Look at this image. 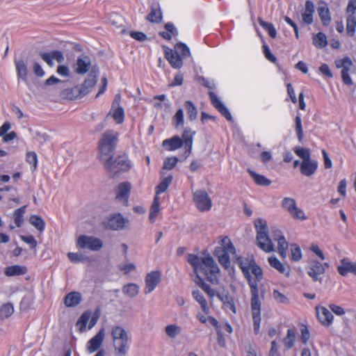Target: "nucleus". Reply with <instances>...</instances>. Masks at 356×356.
I'll use <instances>...</instances> for the list:
<instances>
[{
  "label": "nucleus",
  "instance_id": "obj_46",
  "mask_svg": "<svg viewBox=\"0 0 356 356\" xmlns=\"http://www.w3.org/2000/svg\"><path fill=\"white\" fill-rule=\"evenodd\" d=\"M29 222L40 232L44 230L45 222L41 217L36 215H33L30 217Z\"/></svg>",
  "mask_w": 356,
  "mask_h": 356
},
{
  "label": "nucleus",
  "instance_id": "obj_10",
  "mask_svg": "<svg viewBox=\"0 0 356 356\" xmlns=\"http://www.w3.org/2000/svg\"><path fill=\"white\" fill-rule=\"evenodd\" d=\"M96 79L94 76H90L84 81L81 85H77L70 89L73 94L74 99H80L89 93L90 89L96 84Z\"/></svg>",
  "mask_w": 356,
  "mask_h": 356
},
{
  "label": "nucleus",
  "instance_id": "obj_37",
  "mask_svg": "<svg viewBox=\"0 0 356 356\" xmlns=\"http://www.w3.org/2000/svg\"><path fill=\"white\" fill-rule=\"evenodd\" d=\"M193 297L200 305L203 312L205 314H209V307L208 306L206 299L204 298L202 293L199 290L193 291Z\"/></svg>",
  "mask_w": 356,
  "mask_h": 356
},
{
  "label": "nucleus",
  "instance_id": "obj_52",
  "mask_svg": "<svg viewBox=\"0 0 356 356\" xmlns=\"http://www.w3.org/2000/svg\"><path fill=\"white\" fill-rule=\"evenodd\" d=\"M184 111L181 108L177 111L172 118V124L175 128L184 126Z\"/></svg>",
  "mask_w": 356,
  "mask_h": 356
},
{
  "label": "nucleus",
  "instance_id": "obj_62",
  "mask_svg": "<svg viewBox=\"0 0 356 356\" xmlns=\"http://www.w3.org/2000/svg\"><path fill=\"white\" fill-rule=\"evenodd\" d=\"M346 12L347 16L355 15L356 12V0H350L348 1Z\"/></svg>",
  "mask_w": 356,
  "mask_h": 356
},
{
  "label": "nucleus",
  "instance_id": "obj_11",
  "mask_svg": "<svg viewBox=\"0 0 356 356\" xmlns=\"http://www.w3.org/2000/svg\"><path fill=\"white\" fill-rule=\"evenodd\" d=\"M282 206L294 219L301 220L307 219V216L304 211L297 207L296 202L294 199L291 197H284L282 202Z\"/></svg>",
  "mask_w": 356,
  "mask_h": 356
},
{
  "label": "nucleus",
  "instance_id": "obj_27",
  "mask_svg": "<svg viewBox=\"0 0 356 356\" xmlns=\"http://www.w3.org/2000/svg\"><path fill=\"white\" fill-rule=\"evenodd\" d=\"M184 145V141L178 136H174L173 137L165 139L162 143L163 147L169 152L175 151Z\"/></svg>",
  "mask_w": 356,
  "mask_h": 356
},
{
  "label": "nucleus",
  "instance_id": "obj_4",
  "mask_svg": "<svg viewBox=\"0 0 356 356\" xmlns=\"http://www.w3.org/2000/svg\"><path fill=\"white\" fill-rule=\"evenodd\" d=\"M111 334L115 355L116 356H126L129 349V338L127 332L120 325L111 327Z\"/></svg>",
  "mask_w": 356,
  "mask_h": 356
},
{
  "label": "nucleus",
  "instance_id": "obj_56",
  "mask_svg": "<svg viewBox=\"0 0 356 356\" xmlns=\"http://www.w3.org/2000/svg\"><path fill=\"white\" fill-rule=\"evenodd\" d=\"M273 297L274 300L280 304H288L289 302V298L277 289H274L273 291Z\"/></svg>",
  "mask_w": 356,
  "mask_h": 356
},
{
  "label": "nucleus",
  "instance_id": "obj_28",
  "mask_svg": "<svg viewBox=\"0 0 356 356\" xmlns=\"http://www.w3.org/2000/svg\"><path fill=\"white\" fill-rule=\"evenodd\" d=\"M91 63L88 56L79 57L75 65L74 72L79 74L87 73L90 67Z\"/></svg>",
  "mask_w": 356,
  "mask_h": 356
},
{
  "label": "nucleus",
  "instance_id": "obj_31",
  "mask_svg": "<svg viewBox=\"0 0 356 356\" xmlns=\"http://www.w3.org/2000/svg\"><path fill=\"white\" fill-rule=\"evenodd\" d=\"M165 31H160L159 35L164 40L170 41L172 37L178 35L179 32L174 24L172 22H168L164 26Z\"/></svg>",
  "mask_w": 356,
  "mask_h": 356
},
{
  "label": "nucleus",
  "instance_id": "obj_14",
  "mask_svg": "<svg viewBox=\"0 0 356 356\" xmlns=\"http://www.w3.org/2000/svg\"><path fill=\"white\" fill-rule=\"evenodd\" d=\"M127 222L128 220L120 213H113L110 216L107 221L104 222V226L106 229L119 230L123 229Z\"/></svg>",
  "mask_w": 356,
  "mask_h": 356
},
{
  "label": "nucleus",
  "instance_id": "obj_51",
  "mask_svg": "<svg viewBox=\"0 0 356 356\" xmlns=\"http://www.w3.org/2000/svg\"><path fill=\"white\" fill-rule=\"evenodd\" d=\"M14 312V307L12 303L8 302L3 304L0 307V316L1 318H8Z\"/></svg>",
  "mask_w": 356,
  "mask_h": 356
},
{
  "label": "nucleus",
  "instance_id": "obj_61",
  "mask_svg": "<svg viewBox=\"0 0 356 356\" xmlns=\"http://www.w3.org/2000/svg\"><path fill=\"white\" fill-rule=\"evenodd\" d=\"M349 71L350 67H344V69L341 70V78L343 83L347 86L353 85L352 79L349 75Z\"/></svg>",
  "mask_w": 356,
  "mask_h": 356
},
{
  "label": "nucleus",
  "instance_id": "obj_7",
  "mask_svg": "<svg viewBox=\"0 0 356 356\" xmlns=\"http://www.w3.org/2000/svg\"><path fill=\"white\" fill-rule=\"evenodd\" d=\"M76 246L81 249L97 251L103 247V243L102 240L95 236L80 235L76 240Z\"/></svg>",
  "mask_w": 356,
  "mask_h": 356
},
{
  "label": "nucleus",
  "instance_id": "obj_5",
  "mask_svg": "<svg viewBox=\"0 0 356 356\" xmlns=\"http://www.w3.org/2000/svg\"><path fill=\"white\" fill-rule=\"evenodd\" d=\"M254 226L257 230V244L266 252L275 250L274 245L268 234L266 221L260 218L255 220Z\"/></svg>",
  "mask_w": 356,
  "mask_h": 356
},
{
  "label": "nucleus",
  "instance_id": "obj_64",
  "mask_svg": "<svg viewBox=\"0 0 356 356\" xmlns=\"http://www.w3.org/2000/svg\"><path fill=\"white\" fill-rule=\"evenodd\" d=\"M319 71L320 72L325 76L327 78H332L333 76V74L328 66V65L325 64V63H323L322 64L320 67H319Z\"/></svg>",
  "mask_w": 356,
  "mask_h": 356
},
{
  "label": "nucleus",
  "instance_id": "obj_3",
  "mask_svg": "<svg viewBox=\"0 0 356 356\" xmlns=\"http://www.w3.org/2000/svg\"><path fill=\"white\" fill-rule=\"evenodd\" d=\"M119 134L113 130H107L98 143V157L102 163L113 159V153L118 142Z\"/></svg>",
  "mask_w": 356,
  "mask_h": 356
},
{
  "label": "nucleus",
  "instance_id": "obj_20",
  "mask_svg": "<svg viewBox=\"0 0 356 356\" xmlns=\"http://www.w3.org/2000/svg\"><path fill=\"white\" fill-rule=\"evenodd\" d=\"M161 281V273L159 271H152L145 277V293H149L154 291Z\"/></svg>",
  "mask_w": 356,
  "mask_h": 356
},
{
  "label": "nucleus",
  "instance_id": "obj_19",
  "mask_svg": "<svg viewBox=\"0 0 356 356\" xmlns=\"http://www.w3.org/2000/svg\"><path fill=\"white\" fill-rule=\"evenodd\" d=\"M105 337L104 329L102 328L95 336L91 338L87 343V350L90 353H95L102 345Z\"/></svg>",
  "mask_w": 356,
  "mask_h": 356
},
{
  "label": "nucleus",
  "instance_id": "obj_21",
  "mask_svg": "<svg viewBox=\"0 0 356 356\" xmlns=\"http://www.w3.org/2000/svg\"><path fill=\"white\" fill-rule=\"evenodd\" d=\"M146 20L152 24H160L163 21V13L159 3H154L150 6V12L146 16Z\"/></svg>",
  "mask_w": 356,
  "mask_h": 356
},
{
  "label": "nucleus",
  "instance_id": "obj_35",
  "mask_svg": "<svg viewBox=\"0 0 356 356\" xmlns=\"http://www.w3.org/2000/svg\"><path fill=\"white\" fill-rule=\"evenodd\" d=\"M248 173L255 182V184L258 186H268L271 184V181L266 178L265 176L257 174L256 172L248 170Z\"/></svg>",
  "mask_w": 356,
  "mask_h": 356
},
{
  "label": "nucleus",
  "instance_id": "obj_26",
  "mask_svg": "<svg viewBox=\"0 0 356 356\" xmlns=\"http://www.w3.org/2000/svg\"><path fill=\"white\" fill-rule=\"evenodd\" d=\"M131 186L128 181L120 183L116 188V199L124 201L127 205L128 203Z\"/></svg>",
  "mask_w": 356,
  "mask_h": 356
},
{
  "label": "nucleus",
  "instance_id": "obj_48",
  "mask_svg": "<svg viewBox=\"0 0 356 356\" xmlns=\"http://www.w3.org/2000/svg\"><path fill=\"white\" fill-rule=\"evenodd\" d=\"M123 293L130 298L135 297L139 291V286L136 284L131 283L124 286Z\"/></svg>",
  "mask_w": 356,
  "mask_h": 356
},
{
  "label": "nucleus",
  "instance_id": "obj_24",
  "mask_svg": "<svg viewBox=\"0 0 356 356\" xmlns=\"http://www.w3.org/2000/svg\"><path fill=\"white\" fill-rule=\"evenodd\" d=\"M318 15L324 26H328L331 23V14L327 3L322 1L317 8Z\"/></svg>",
  "mask_w": 356,
  "mask_h": 356
},
{
  "label": "nucleus",
  "instance_id": "obj_36",
  "mask_svg": "<svg viewBox=\"0 0 356 356\" xmlns=\"http://www.w3.org/2000/svg\"><path fill=\"white\" fill-rule=\"evenodd\" d=\"M313 44L318 49H323L327 45L326 35L323 32H318L313 35Z\"/></svg>",
  "mask_w": 356,
  "mask_h": 356
},
{
  "label": "nucleus",
  "instance_id": "obj_18",
  "mask_svg": "<svg viewBox=\"0 0 356 356\" xmlns=\"http://www.w3.org/2000/svg\"><path fill=\"white\" fill-rule=\"evenodd\" d=\"M209 95L211 104L213 106V107L216 108L218 111L222 115H223L227 120L231 121L232 120V116L230 112L223 104V103L220 101V99L218 97V96L215 94V92L210 91L209 92Z\"/></svg>",
  "mask_w": 356,
  "mask_h": 356
},
{
  "label": "nucleus",
  "instance_id": "obj_8",
  "mask_svg": "<svg viewBox=\"0 0 356 356\" xmlns=\"http://www.w3.org/2000/svg\"><path fill=\"white\" fill-rule=\"evenodd\" d=\"M193 200L197 209L202 212L209 211L212 207L211 200L204 190H197L194 192Z\"/></svg>",
  "mask_w": 356,
  "mask_h": 356
},
{
  "label": "nucleus",
  "instance_id": "obj_54",
  "mask_svg": "<svg viewBox=\"0 0 356 356\" xmlns=\"http://www.w3.org/2000/svg\"><path fill=\"white\" fill-rule=\"evenodd\" d=\"M223 302V305L225 308L229 309L232 313L236 314V308L234 302V300L229 296H225L221 298Z\"/></svg>",
  "mask_w": 356,
  "mask_h": 356
},
{
  "label": "nucleus",
  "instance_id": "obj_33",
  "mask_svg": "<svg viewBox=\"0 0 356 356\" xmlns=\"http://www.w3.org/2000/svg\"><path fill=\"white\" fill-rule=\"evenodd\" d=\"M26 273L27 268L25 266L20 265L10 266L4 270V273L7 277L23 275Z\"/></svg>",
  "mask_w": 356,
  "mask_h": 356
},
{
  "label": "nucleus",
  "instance_id": "obj_41",
  "mask_svg": "<svg viewBox=\"0 0 356 356\" xmlns=\"http://www.w3.org/2000/svg\"><path fill=\"white\" fill-rule=\"evenodd\" d=\"M184 107L189 120L191 121L195 120L197 116V109L195 104L191 101L188 100L185 102Z\"/></svg>",
  "mask_w": 356,
  "mask_h": 356
},
{
  "label": "nucleus",
  "instance_id": "obj_6",
  "mask_svg": "<svg viewBox=\"0 0 356 356\" xmlns=\"http://www.w3.org/2000/svg\"><path fill=\"white\" fill-rule=\"evenodd\" d=\"M103 164L107 170L113 172V177L119 173L129 171L131 168V161L125 153L119 154L114 160L108 159Z\"/></svg>",
  "mask_w": 356,
  "mask_h": 356
},
{
  "label": "nucleus",
  "instance_id": "obj_23",
  "mask_svg": "<svg viewBox=\"0 0 356 356\" xmlns=\"http://www.w3.org/2000/svg\"><path fill=\"white\" fill-rule=\"evenodd\" d=\"M341 265L337 266L338 273L342 276H346L348 273L356 275V262H352L346 258L340 261Z\"/></svg>",
  "mask_w": 356,
  "mask_h": 356
},
{
  "label": "nucleus",
  "instance_id": "obj_55",
  "mask_svg": "<svg viewBox=\"0 0 356 356\" xmlns=\"http://www.w3.org/2000/svg\"><path fill=\"white\" fill-rule=\"evenodd\" d=\"M291 260L299 261L302 259V251L300 246L297 244L291 245Z\"/></svg>",
  "mask_w": 356,
  "mask_h": 356
},
{
  "label": "nucleus",
  "instance_id": "obj_9",
  "mask_svg": "<svg viewBox=\"0 0 356 356\" xmlns=\"http://www.w3.org/2000/svg\"><path fill=\"white\" fill-rule=\"evenodd\" d=\"M121 95L116 94L112 102L111 108L108 113V116L111 115L115 122L121 124L124 121L125 114L123 107L120 105Z\"/></svg>",
  "mask_w": 356,
  "mask_h": 356
},
{
  "label": "nucleus",
  "instance_id": "obj_12",
  "mask_svg": "<svg viewBox=\"0 0 356 356\" xmlns=\"http://www.w3.org/2000/svg\"><path fill=\"white\" fill-rule=\"evenodd\" d=\"M98 318L99 314L97 312L91 316L90 311H85L79 318L76 322V327H79L80 332H84L86 330L87 323L89 321L88 329H92L97 323Z\"/></svg>",
  "mask_w": 356,
  "mask_h": 356
},
{
  "label": "nucleus",
  "instance_id": "obj_44",
  "mask_svg": "<svg viewBox=\"0 0 356 356\" xmlns=\"http://www.w3.org/2000/svg\"><path fill=\"white\" fill-rule=\"evenodd\" d=\"M26 212V206L21 207L20 208L17 209L13 213V218L15 226L17 227H20L24 221V214Z\"/></svg>",
  "mask_w": 356,
  "mask_h": 356
},
{
  "label": "nucleus",
  "instance_id": "obj_22",
  "mask_svg": "<svg viewBox=\"0 0 356 356\" xmlns=\"http://www.w3.org/2000/svg\"><path fill=\"white\" fill-rule=\"evenodd\" d=\"M315 7L314 3L310 0H307L305 8L302 11V21L305 25H311L314 22V14Z\"/></svg>",
  "mask_w": 356,
  "mask_h": 356
},
{
  "label": "nucleus",
  "instance_id": "obj_58",
  "mask_svg": "<svg viewBox=\"0 0 356 356\" xmlns=\"http://www.w3.org/2000/svg\"><path fill=\"white\" fill-rule=\"evenodd\" d=\"M335 65L337 68H341L342 70L344 69V67L349 68L353 65V61L348 56H346L341 59L337 60L335 61Z\"/></svg>",
  "mask_w": 356,
  "mask_h": 356
},
{
  "label": "nucleus",
  "instance_id": "obj_16",
  "mask_svg": "<svg viewBox=\"0 0 356 356\" xmlns=\"http://www.w3.org/2000/svg\"><path fill=\"white\" fill-rule=\"evenodd\" d=\"M164 55L172 67L175 69L182 67L184 65L183 58L177 51L168 47H164Z\"/></svg>",
  "mask_w": 356,
  "mask_h": 356
},
{
  "label": "nucleus",
  "instance_id": "obj_59",
  "mask_svg": "<svg viewBox=\"0 0 356 356\" xmlns=\"http://www.w3.org/2000/svg\"><path fill=\"white\" fill-rule=\"evenodd\" d=\"M178 158L176 156L167 157L163 162V169L172 170L178 163Z\"/></svg>",
  "mask_w": 356,
  "mask_h": 356
},
{
  "label": "nucleus",
  "instance_id": "obj_43",
  "mask_svg": "<svg viewBox=\"0 0 356 356\" xmlns=\"http://www.w3.org/2000/svg\"><path fill=\"white\" fill-rule=\"evenodd\" d=\"M181 330V327L176 324H170L165 327L166 335L171 339H174L179 335Z\"/></svg>",
  "mask_w": 356,
  "mask_h": 356
},
{
  "label": "nucleus",
  "instance_id": "obj_39",
  "mask_svg": "<svg viewBox=\"0 0 356 356\" xmlns=\"http://www.w3.org/2000/svg\"><path fill=\"white\" fill-rule=\"evenodd\" d=\"M16 71L19 79L23 81L27 80L28 70L26 65L23 60H19L15 62Z\"/></svg>",
  "mask_w": 356,
  "mask_h": 356
},
{
  "label": "nucleus",
  "instance_id": "obj_15",
  "mask_svg": "<svg viewBox=\"0 0 356 356\" xmlns=\"http://www.w3.org/2000/svg\"><path fill=\"white\" fill-rule=\"evenodd\" d=\"M316 313L318 321L325 327H330L334 321L332 312L323 306H316Z\"/></svg>",
  "mask_w": 356,
  "mask_h": 356
},
{
  "label": "nucleus",
  "instance_id": "obj_60",
  "mask_svg": "<svg viewBox=\"0 0 356 356\" xmlns=\"http://www.w3.org/2000/svg\"><path fill=\"white\" fill-rule=\"evenodd\" d=\"M263 53L269 61L275 63L277 61V58L271 53L269 47L266 44H264L262 46Z\"/></svg>",
  "mask_w": 356,
  "mask_h": 356
},
{
  "label": "nucleus",
  "instance_id": "obj_13",
  "mask_svg": "<svg viewBox=\"0 0 356 356\" xmlns=\"http://www.w3.org/2000/svg\"><path fill=\"white\" fill-rule=\"evenodd\" d=\"M326 268H329L327 263L321 264L318 261L313 260L309 263L307 272L313 281L316 282L321 280L320 276L325 273Z\"/></svg>",
  "mask_w": 356,
  "mask_h": 356
},
{
  "label": "nucleus",
  "instance_id": "obj_53",
  "mask_svg": "<svg viewBox=\"0 0 356 356\" xmlns=\"http://www.w3.org/2000/svg\"><path fill=\"white\" fill-rule=\"evenodd\" d=\"M300 339L303 344L306 345L310 338V332L307 325L301 323L300 325Z\"/></svg>",
  "mask_w": 356,
  "mask_h": 356
},
{
  "label": "nucleus",
  "instance_id": "obj_47",
  "mask_svg": "<svg viewBox=\"0 0 356 356\" xmlns=\"http://www.w3.org/2000/svg\"><path fill=\"white\" fill-rule=\"evenodd\" d=\"M175 51H177L182 58H185L191 56V51L188 47L183 42H178L175 45Z\"/></svg>",
  "mask_w": 356,
  "mask_h": 356
},
{
  "label": "nucleus",
  "instance_id": "obj_50",
  "mask_svg": "<svg viewBox=\"0 0 356 356\" xmlns=\"http://www.w3.org/2000/svg\"><path fill=\"white\" fill-rule=\"evenodd\" d=\"M26 161L29 163L31 170L35 171L38 167V156L35 152H27L26 154Z\"/></svg>",
  "mask_w": 356,
  "mask_h": 356
},
{
  "label": "nucleus",
  "instance_id": "obj_34",
  "mask_svg": "<svg viewBox=\"0 0 356 356\" xmlns=\"http://www.w3.org/2000/svg\"><path fill=\"white\" fill-rule=\"evenodd\" d=\"M160 198L159 197L154 196L152 204L149 209V219L153 223L155 222L156 217L160 213Z\"/></svg>",
  "mask_w": 356,
  "mask_h": 356
},
{
  "label": "nucleus",
  "instance_id": "obj_1",
  "mask_svg": "<svg viewBox=\"0 0 356 356\" xmlns=\"http://www.w3.org/2000/svg\"><path fill=\"white\" fill-rule=\"evenodd\" d=\"M214 254L218 262L225 269L231 266L230 255L234 256L236 264L241 268L250 289V306L253 321V330L255 334L260 332L261 321V301L259 298L258 283L263 280V270L257 265L253 257H241L236 255L234 245L228 236H220L218 246L215 248Z\"/></svg>",
  "mask_w": 356,
  "mask_h": 356
},
{
  "label": "nucleus",
  "instance_id": "obj_49",
  "mask_svg": "<svg viewBox=\"0 0 356 356\" xmlns=\"http://www.w3.org/2000/svg\"><path fill=\"white\" fill-rule=\"evenodd\" d=\"M293 151L298 156L302 159V161H307L311 159L310 149L308 148L296 147H294Z\"/></svg>",
  "mask_w": 356,
  "mask_h": 356
},
{
  "label": "nucleus",
  "instance_id": "obj_2",
  "mask_svg": "<svg viewBox=\"0 0 356 356\" xmlns=\"http://www.w3.org/2000/svg\"><path fill=\"white\" fill-rule=\"evenodd\" d=\"M187 261L192 266L197 275V283L208 296L213 298L215 296V291L204 282L201 275L204 276L211 283L218 284L220 270L217 264L209 255L200 257L196 254H189Z\"/></svg>",
  "mask_w": 356,
  "mask_h": 356
},
{
  "label": "nucleus",
  "instance_id": "obj_17",
  "mask_svg": "<svg viewBox=\"0 0 356 356\" xmlns=\"http://www.w3.org/2000/svg\"><path fill=\"white\" fill-rule=\"evenodd\" d=\"M273 239L277 241V249L280 256L282 259H285L287 254V250L289 243L286 241L285 237L283 236L282 232L279 229L273 231Z\"/></svg>",
  "mask_w": 356,
  "mask_h": 356
},
{
  "label": "nucleus",
  "instance_id": "obj_30",
  "mask_svg": "<svg viewBox=\"0 0 356 356\" xmlns=\"http://www.w3.org/2000/svg\"><path fill=\"white\" fill-rule=\"evenodd\" d=\"M82 300L81 294L77 291L68 293L64 298V304L67 307H74L81 303Z\"/></svg>",
  "mask_w": 356,
  "mask_h": 356
},
{
  "label": "nucleus",
  "instance_id": "obj_42",
  "mask_svg": "<svg viewBox=\"0 0 356 356\" xmlns=\"http://www.w3.org/2000/svg\"><path fill=\"white\" fill-rule=\"evenodd\" d=\"M259 25L268 32V35L272 38H275L277 36V31L272 23L264 21L261 17L258 18Z\"/></svg>",
  "mask_w": 356,
  "mask_h": 356
},
{
  "label": "nucleus",
  "instance_id": "obj_32",
  "mask_svg": "<svg viewBox=\"0 0 356 356\" xmlns=\"http://www.w3.org/2000/svg\"><path fill=\"white\" fill-rule=\"evenodd\" d=\"M183 141H184V156L185 158H187L190 156L192 151V145H193V134L188 129H184L183 133Z\"/></svg>",
  "mask_w": 356,
  "mask_h": 356
},
{
  "label": "nucleus",
  "instance_id": "obj_38",
  "mask_svg": "<svg viewBox=\"0 0 356 356\" xmlns=\"http://www.w3.org/2000/svg\"><path fill=\"white\" fill-rule=\"evenodd\" d=\"M172 181V175H170L165 177L159 184L155 188V195L159 197L161 193H163L167 191L170 184Z\"/></svg>",
  "mask_w": 356,
  "mask_h": 356
},
{
  "label": "nucleus",
  "instance_id": "obj_45",
  "mask_svg": "<svg viewBox=\"0 0 356 356\" xmlns=\"http://www.w3.org/2000/svg\"><path fill=\"white\" fill-rule=\"evenodd\" d=\"M356 29V17L355 15L347 16L346 17V33L350 37L355 35Z\"/></svg>",
  "mask_w": 356,
  "mask_h": 356
},
{
  "label": "nucleus",
  "instance_id": "obj_25",
  "mask_svg": "<svg viewBox=\"0 0 356 356\" xmlns=\"http://www.w3.org/2000/svg\"><path fill=\"white\" fill-rule=\"evenodd\" d=\"M318 168V162L316 160L309 159L307 161H302L300 163V173L306 177L313 175Z\"/></svg>",
  "mask_w": 356,
  "mask_h": 356
},
{
  "label": "nucleus",
  "instance_id": "obj_29",
  "mask_svg": "<svg viewBox=\"0 0 356 356\" xmlns=\"http://www.w3.org/2000/svg\"><path fill=\"white\" fill-rule=\"evenodd\" d=\"M268 261L271 267L276 269L280 273L284 274L286 277L290 275V268L282 264L277 257H269Z\"/></svg>",
  "mask_w": 356,
  "mask_h": 356
},
{
  "label": "nucleus",
  "instance_id": "obj_57",
  "mask_svg": "<svg viewBox=\"0 0 356 356\" xmlns=\"http://www.w3.org/2000/svg\"><path fill=\"white\" fill-rule=\"evenodd\" d=\"M295 124H296V132L297 134L298 138L299 141H302L303 139V130L302 127V120L300 115H296L295 118Z\"/></svg>",
  "mask_w": 356,
  "mask_h": 356
},
{
  "label": "nucleus",
  "instance_id": "obj_63",
  "mask_svg": "<svg viewBox=\"0 0 356 356\" xmlns=\"http://www.w3.org/2000/svg\"><path fill=\"white\" fill-rule=\"evenodd\" d=\"M67 257L73 263L81 262L84 259L82 254L75 252H69L67 254Z\"/></svg>",
  "mask_w": 356,
  "mask_h": 356
},
{
  "label": "nucleus",
  "instance_id": "obj_40",
  "mask_svg": "<svg viewBox=\"0 0 356 356\" xmlns=\"http://www.w3.org/2000/svg\"><path fill=\"white\" fill-rule=\"evenodd\" d=\"M296 333L292 329H288L286 337L283 339L285 350H290L294 346L296 341Z\"/></svg>",
  "mask_w": 356,
  "mask_h": 356
}]
</instances>
